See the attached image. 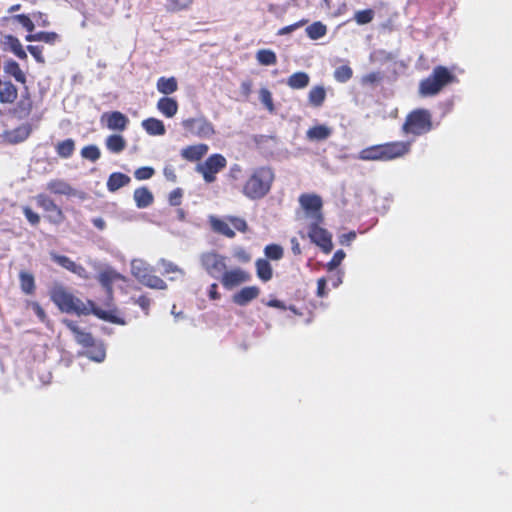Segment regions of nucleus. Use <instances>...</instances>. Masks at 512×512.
<instances>
[{
	"label": "nucleus",
	"mask_w": 512,
	"mask_h": 512,
	"mask_svg": "<svg viewBox=\"0 0 512 512\" xmlns=\"http://www.w3.org/2000/svg\"><path fill=\"white\" fill-rule=\"evenodd\" d=\"M51 300L65 313L76 315L93 314L101 320L117 325H125V319L120 315L114 305H108V309L98 307L93 301L84 303L81 299L66 291L63 287H57L51 292Z\"/></svg>",
	"instance_id": "1"
},
{
	"label": "nucleus",
	"mask_w": 512,
	"mask_h": 512,
	"mask_svg": "<svg viewBox=\"0 0 512 512\" xmlns=\"http://www.w3.org/2000/svg\"><path fill=\"white\" fill-rule=\"evenodd\" d=\"M275 179V171L271 166L254 167L243 182L241 193L249 200H261L270 193Z\"/></svg>",
	"instance_id": "2"
},
{
	"label": "nucleus",
	"mask_w": 512,
	"mask_h": 512,
	"mask_svg": "<svg viewBox=\"0 0 512 512\" xmlns=\"http://www.w3.org/2000/svg\"><path fill=\"white\" fill-rule=\"evenodd\" d=\"M457 81L456 76L445 66H436L432 73L419 83V93L422 96H434L445 86Z\"/></svg>",
	"instance_id": "3"
},
{
	"label": "nucleus",
	"mask_w": 512,
	"mask_h": 512,
	"mask_svg": "<svg viewBox=\"0 0 512 512\" xmlns=\"http://www.w3.org/2000/svg\"><path fill=\"white\" fill-rule=\"evenodd\" d=\"M432 128V114L424 108H418L408 113L402 125V131L405 134L414 136L424 135L430 132Z\"/></svg>",
	"instance_id": "4"
},
{
	"label": "nucleus",
	"mask_w": 512,
	"mask_h": 512,
	"mask_svg": "<svg viewBox=\"0 0 512 512\" xmlns=\"http://www.w3.org/2000/svg\"><path fill=\"white\" fill-rule=\"evenodd\" d=\"M131 274L142 285L158 290H165L167 288L166 282L159 276L154 274V269L141 259H134L131 262Z\"/></svg>",
	"instance_id": "5"
},
{
	"label": "nucleus",
	"mask_w": 512,
	"mask_h": 512,
	"mask_svg": "<svg viewBox=\"0 0 512 512\" xmlns=\"http://www.w3.org/2000/svg\"><path fill=\"white\" fill-rule=\"evenodd\" d=\"M200 263L202 268L213 278H221L225 272L226 257L215 252L208 251L200 255Z\"/></svg>",
	"instance_id": "6"
},
{
	"label": "nucleus",
	"mask_w": 512,
	"mask_h": 512,
	"mask_svg": "<svg viewBox=\"0 0 512 512\" xmlns=\"http://www.w3.org/2000/svg\"><path fill=\"white\" fill-rule=\"evenodd\" d=\"M227 165L226 158L219 153L210 155L203 164L197 167V170L202 174L203 179L207 183H212L216 180V174L223 170Z\"/></svg>",
	"instance_id": "7"
},
{
	"label": "nucleus",
	"mask_w": 512,
	"mask_h": 512,
	"mask_svg": "<svg viewBox=\"0 0 512 512\" xmlns=\"http://www.w3.org/2000/svg\"><path fill=\"white\" fill-rule=\"evenodd\" d=\"M184 130L199 138H211L215 134L213 124L205 117L187 118L181 122Z\"/></svg>",
	"instance_id": "8"
},
{
	"label": "nucleus",
	"mask_w": 512,
	"mask_h": 512,
	"mask_svg": "<svg viewBox=\"0 0 512 512\" xmlns=\"http://www.w3.org/2000/svg\"><path fill=\"white\" fill-rule=\"evenodd\" d=\"M37 206L42 208L47 214V220L52 224H60L64 221L65 215L61 207L55 201L44 193H40L35 197Z\"/></svg>",
	"instance_id": "9"
},
{
	"label": "nucleus",
	"mask_w": 512,
	"mask_h": 512,
	"mask_svg": "<svg viewBox=\"0 0 512 512\" xmlns=\"http://www.w3.org/2000/svg\"><path fill=\"white\" fill-rule=\"evenodd\" d=\"M309 238L313 243L319 246L324 253H330L333 249L332 236L318 224H312L308 232Z\"/></svg>",
	"instance_id": "10"
},
{
	"label": "nucleus",
	"mask_w": 512,
	"mask_h": 512,
	"mask_svg": "<svg viewBox=\"0 0 512 512\" xmlns=\"http://www.w3.org/2000/svg\"><path fill=\"white\" fill-rule=\"evenodd\" d=\"M47 190L54 195L66 196V197H79L84 198V193L78 191L71 186L67 181L63 179H52L47 183Z\"/></svg>",
	"instance_id": "11"
},
{
	"label": "nucleus",
	"mask_w": 512,
	"mask_h": 512,
	"mask_svg": "<svg viewBox=\"0 0 512 512\" xmlns=\"http://www.w3.org/2000/svg\"><path fill=\"white\" fill-rule=\"evenodd\" d=\"M250 279V273L241 268H235L229 271L225 270L220 278L222 285L226 289H232L242 283L250 281Z\"/></svg>",
	"instance_id": "12"
},
{
	"label": "nucleus",
	"mask_w": 512,
	"mask_h": 512,
	"mask_svg": "<svg viewBox=\"0 0 512 512\" xmlns=\"http://www.w3.org/2000/svg\"><path fill=\"white\" fill-rule=\"evenodd\" d=\"M384 161L394 160L410 152L411 143L408 141H394L382 144Z\"/></svg>",
	"instance_id": "13"
},
{
	"label": "nucleus",
	"mask_w": 512,
	"mask_h": 512,
	"mask_svg": "<svg viewBox=\"0 0 512 512\" xmlns=\"http://www.w3.org/2000/svg\"><path fill=\"white\" fill-rule=\"evenodd\" d=\"M50 257L56 264H58L59 266H61L64 269H66L67 271H69L83 279L88 278V272H87L86 268L84 266H82L81 264L75 263L69 257H67L65 255H60L56 252H51Z\"/></svg>",
	"instance_id": "14"
},
{
	"label": "nucleus",
	"mask_w": 512,
	"mask_h": 512,
	"mask_svg": "<svg viewBox=\"0 0 512 512\" xmlns=\"http://www.w3.org/2000/svg\"><path fill=\"white\" fill-rule=\"evenodd\" d=\"M102 121L106 122V126L109 130L124 131L128 124L129 119L120 111L106 112L101 117Z\"/></svg>",
	"instance_id": "15"
},
{
	"label": "nucleus",
	"mask_w": 512,
	"mask_h": 512,
	"mask_svg": "<svg viewBox=\"0 0 512 512\" xmlns=\"http://www.w3.org/2000/svg\"><path fill=\"white\" fill-rule=\"evenodd\" d=\"M98 281L101 286L106 290L107 298L109 301L113 300V283L121 280L122 276L112 268H106L99 272Z\"/></svg>",
	"instance_id": "16"
},
{
	"label": "nucleus",
	"mask_w": 512,
	"mask_h": 512,
	"mask_svg": "<svg viewBox=\"0 0 512 512\" xmlns=\"http://www.w3.org/2000/svg\"><path fill=\"white\" fill-rule=\"evenodd\" d=\"M33 109V101L31 98V94L28 90V87H24V91L21 94L19 101L16 103L13 108V114L18 119H25L29 117Z\"/></svg>",
	"instance_id": "17"
},
{
	"label": "nucleus",
	"mask_w": 512,
	"mask_h": 512,
	"mask_svg": "<svg viewBox=\"0 0 512 512\" xmlns=\"http://www.w3.org/2000/svg\"><path fill=\"white\" fill-rule=\"evenodd\" d=\"M63 323L73 333L78 344L86 348L94 346L95 339L91 333L81 330L72 320L65 319Z\"/></svg>",
	"instance_id": "18"
},
{
	"label": "nucleus",
	"mask_w": 512,
	"mask_h": 512,
	"mask_svg": "<svg viewBox=\"0 0 512 512\" xmlns=\"http://www.w3.org/2000/svg\"><path fill=\"white\" fill-rule=\"evenodd\" d=\"M1 44L3 50L13 53L20 60H27V53L16 36L11 34L4 35Z\"/></svg>",
	"instance_id": "19"
},
{
	"label": "nucleus",
	"mask_w": 512,
	"mask_h": 512,
	"mask_svg": "<svg viewBox=\"0 0 512 512\" xmlns=\"http://www.w3.org/2000/svg\"><path fill=\"white\" fill-rule=\"evenodd\" d=\"M18 98V88L9 79L0 78V103L13 104Z\"/></svg>",
	"instance_id": "20"
},
{
	"label": "nucleus",
	"mask_w": 512,
	"mask_h": 512,
	"mask_svg": "<svg viewBox=\"0 0 512 512\" xmlns=\"http://www.w3.org/2000/svg\"><path fill=\"white\" fill-rule=\"evenodd\" d=\"M209 147L207 144L199 143L184 147L180 155L183 159L189 162H196L201 160L208 152Z\"/></svg>",
	"instance_id": "21"
},
{
	"label": "nucleus",
	"mask_w": 512,
	"mask_h": 512,
	"mask_svg": "<svg viewBox=\"0 0 512 512\" xmlns=\"http://www.w3.org/2000/svg\"><path fill=\"white\" fill-rule=\"evenodd\" d=\"M301 207L308 213L317 215L321 218L322 200L318 195L315 194H302L299 197Z\"/></svg>",
	"instance_id": "22"
},
{
	"label": "nucleus",
	"mask_w": 512,
	"mask_h": 512,
	"mask_svg": "<svg viewBox=\"0 0 512 512\" xmlns=\"http://www.w3.org/2000/svg\"><path fill=\"white\" fill-rule=\"evenodd\" d=\"M4 74L8 77L14 78L16 82L20 83L24 87L27 86V77L25 72L21 69L18 62L9 59L4 62L3 66Z\"/></svg>",
	"instance_id": "23"
},
{
	"label": "nucleus",
	"mask_w": 512,
	"mask_h": 512,
	"mask_svg": "<svg viewBox=\"0 0 512 512\" xmlns=\"http://www.w3.org/2000/svg\"><path fill=\"white\" fill-rule=\"evenodd\" d=\"M260 294L257 286H247L233 295V302L239 306H245L250 301L256 299Z\"/></svg>",
	"instance_id": "24"
},
{
	"label": "nucleus",
	"mask_w": 512,
	"mask_h": 512,
	"mask_svg": "<svg viewBox=\"0 0 512 512\" xmlns=\"http://www.w3.org/2000/svg\"><path fill=\"white\" fill-rule=\"evenodd\" d=\"M131 182V178L122 172H113L107 179V190L109 192H116L122 187L127 186Z\"/></svg>",
	"instance_id": "25"
},
{
	"label": "nucleus",
	"mask_w": 512,
	"mask_h": 512,
	"mask_svg": "<svg viewBox=\"0 0 512 512\" xmlns=\"http://www.w3.org/2000/svg\"><path fill=\"white\" fill-rule=\"evenodd\" d=\"M142 127L151 136H162L166 133L163 121L154 117L143 120Z\"/></svg>",
	"instance_id": "26"
},
{
	"label": "nucleus",
	"mask_w": 512,
	"mask_h": 512,
	"mask_svg": "<svg viewBox=\"0 0 512 512\" xmlns=\"http://www.w3.org/2000/svg\"><path fill=\"white\" fill-rule=\"evenodd\" d=\"M31 131L29 124H23L6 132V137L10 143L16 144L25 141L30 136Z\"/></svg>",
	"instance_id": "27"
},
{
	"label": "nucleus",
	"mask_w": 512,
	"mask_h": 512,
	"mask_svg": "<svg viewBox=\"0 0 512 512\" xmlns=\"http://www.w3.org/2000/svg\"><path fill=\"white\" fill-rule=\"evenodd\" d=\"M384 152L382 144L373 145L362 149L358 158L364 161H384Z\"/></svg>",
	"instance_id": "28"
},
{
	"label": "nucleus",
	"mask_w": 512,
	"mask_h": 512,
	"mask_svg": "<svg viewBox=\"0 0 512 512\" xmlns=\"http://www.w3.org/2000/svg\"><path fill=\"white\" fill-rule=\"evenodd\" d=\"M210 226L215 233L226 236L227 238L235 237L234 230L230 227L228 220H223L215 216L209 219Z\"/></svg>",
	"instance_id": "29"
},
{
	"label": "nucleus",
	"mask_w": 512,
	"mask_h": 512,
	"mask_svg": "<svg viewBox=\"0 0 512 512\" xmlns=\"http://www.w3.org/2000/svg\"><path fill=\"white\" fill-rule=\"evenodd\" d=\"M157 109L167 118H172L178 111V103L174 98L162 97L157 102Z\"/></svg>",
	"instance_id": "30"
},
{
	"label": "nucleus",
	"mask_w": 512,
	"mask_h": 512,
	"mask_svg": "<svg viewBox=\"0 0 512 512\" xmlns=\"http://www.w3.org/2000/svg\"><path fill=\"white\" fill-rule=\"evenodd\" d=\"M133 198L138 208H146L154 201L153 194L147 187L135 189Z\"/></svg>",
	"instance_id": "31"
},
{
	"label": "nucleus",
	"mask_w": 512,
	"mask_h": 512,
	"mask_svg": "<svg viewBox=\"0 0 512 512\" xmlns=\"http://www.w3.org/2000/svg\"><path fill=\"white\" fill-rule=\"evenodd\" d=\"M105 146L111 153L119 154L124 151L127 146V142L122 135L112 134L106 138Z\"/></svg>",
	"instance_id": "32"
},
{
	"label": "nucleus",
	"mask_w": 512,
	"mask_h": 512,
	"mask_svg": "<svg viewBox=\"0 0 512 512\" xmlns=\"http://www.w3.org/2000/svg\"><path fill=\"white\" fill-rule=\"evenodd\" d=\"M76 149V143L72 138L59 141L55 145V151L60 158L69 159Z\"/></svg>",
	"instance_id": "33"
},
{
	"label": "nucleus",
	"mask_w": 512,
	"mask_h": 512,
	"mask_svg": "<svg viewBox=\"0 0 512 512\" xmlns=\"http://www.w3.org/2000/svg\"><path fill=\"white\" fill-rule=\"evenodd\" d=\"M256 274L257 277L263 281L267 282L273 277V269L270 262L267 259L259 258L255 262Z\"/></svg>",
	"instance_id": "34"
},
{
	"label": "nucleus",
	"mask_w": 512,
	"mask_h": 512,
	"mask_svg": "<svg viewBox=\"0 0 512 512\" xmlns=\"http://www.w3.org/2000/svg\"><path fill=\"white\" fill-rule=\"evenodd\" d=\"M157 90L164 94L170 95L178 90V82L175 77H160L156 83Z\"/></svg>",
	"instance_id": "35"
},
{
	"label": "nucleus",
	"mask_w": 512,
	"mask_h": 512,
	"mask_svg": "<svg viewBox=\"0 0 512 512\" xmlns=\"http://www.w3.org/2000/svg\"><path fill=\"white\" fill-rule=\"evenodd\" d=\"M59 38L60 37L56 32L40 31L33 34H27L25 40L28 42L41 41L50 45H54L57 41H59Z\"/></svg>",
	"instance_id": "36"
},
{
	"label": "nucleus",
	"mask_w": 512,
	"mask_h": 512,
	"mask_svg": "<svg viewBox=\"0 0 512 512\" xmlns=\"http://www.w3.org/2000/svg\"><path fill=\"white\" fill-rule=\"evenodd\" d=\"M309 81L310 78L306 72H296L289 76L287 84L292 89H303L308 86Z\"/></svg>",
	"instance_id": "37"
},
{
	"label": "nucleus",
	"mask_w": 512,
	"mask_h": 512,
	"mask_svg": "<svg viewBox=\"0 0 512 512\" xmlns=\"http://www.w3.org/2000/svg\"><path fill=\"white\" fill-rule=\"evenodd\" d=\"M326 99V90L323 86H314L308 94V100L313 107H320Z\"/></svg>",
	"instance_id": "38"
},
{
	"label": "nucleus",
	"mask_w": 512,
	"mask_h": 512,
	"mask_svg": "<svg viewBox=\"0 0 512 512\" xmlns=\"http://www.w3.org/2000/svg\"><path fill=\"white\" fill-rule=\"evenodd\" d=\"M20 287L21 290L27 294L31 295L35 292V279L31 273L21 271L19 274Z\"/></svg>",
	"instance_id": "39"
},
{
	"label": "nucleus",
	"mask_w": 512,
	"mask_h": 512,
	"mask_svg": "<svg viewBox=\"0 0 512 512\" xmlns=\"http://www.w3.org/2000/svg\"><path fill=\"white\" fill-rule=\"evenodd\" d=\"M331 133H332L331 129L328 128L327 126L316 125V126L311 127L307 131V137L310 140L321 141V140L327 139L331 135Z\"/></svg>",
	"instance_id": "40"
},
{
	"label": "nucleus",
	"mask_w": 512,
	"mask_h": 512,
	"mask_svg": "<svg viewBox=\"0 0 512 512\" xmlns=\"http://www.w3.org/2000/svg\"><path fill=\"white\" fill-rule=\"evenodd\" d=\"M307 36L312 40L324 37L327 33V27L322 22L317 21L306 28Z\"/></svg>",
	"instance_id": "41"
},
{
	"label": "nucleus",
	"mask_w": 512,
	"mask_h": 512,
	"mask_svg": "<svg viewBox=\"0 0 512 512\" xmlns=\"http://www.w3.org/2000/svg\"><path fill=\"white\" fill-rule=\"evenodd\" d=\"M256 59L261 65L270 66L277 63V56L270 49H261L256 53Z\"/></svg>",
	"instance_id": "42"
},
{
	"label": "nucleus",
	"mask_w": 512,
	"mask_h": 512,
	"mask_svg": "<svg viewBox=\"0 0 512 512\" xmlns=\"http://www.w3.org/2000/svg\"><path fill=\"white\" fill-rule=\"evenodd\" d=\"M194 0H167L165 8L168 12L176 13L188 9Z\"/></svg>",
	"instance_id": "43"
},
{
	"label": "nucleus",
	"mask_w": 512,
	"mask_h": 512,
	"mask_svg": "<svg viewBox=\"0 0 512 512\" xmlns=\"http://www.w3.org/2000/svg\"><path fill=\"white\" fill-rule=\"evenodd\" d=\"M82 158L87 159L91 162H96L101 157V151L96 145H87L81 149L80 152Z\"/></svg>",
	"instance_id": "44"
},
{
	"label": "nucleus",
	"mask_w": 512,
	"mask_h": 512,
	"mask_svg": "<svg viewBox=\"0 0 512 512\" xmlns=\"http://www.w3.org/2000/svg\"><path fill=\"white\" fill-rule=\"evenodd\" d=\"M353 76V70L349 65H342L335 69L334 78L340 83L349 81Z\"/></svg>",
	"instance_id": "45"
},
{
	"label": "nucleus",
	"mask_w": 512,
	"mask_h": 512,
	"mask_svg": "<svg viewBox=\"0 0 512 512\" xmlns=\"http://www.w3.org/2000/svg\"><path fill=\"white\" fill-rule=\"evenodd\" d=\"M259 99L270 113L275 111L272 93L267 88H261L259 90Z\"/></svg>",
	"instance_id": "46"
},
{
	"label": "nucleus",
	"mask_w": 512,
	"mask_h": 512,
	"mask_svg": "<svg viewBox=\"0 0 512 512\" xmlns=\"http://www.w3.org/2000/svg\"><path fill=\"white\" fill-rule=\"evenodd\" d=\"M374 11L372 9H365L357 11L354 14V19L359 25H365L370 23L374 18Z\"/></svg>",
	"instance_id": "47"
},
{
	"label": "nucleus",
	"mask_w": 512,
	"mask_h": 512,
	"mask_svg": "<svg viewBox=\"0 0 512 512\" xmlns=\"http://www.w3.org/2000/svg\"><path fill=\"white\" fill-rule=\"evenodd\" d=\"M13 20L19 23L29 34H33L32 32L35 29L34 20H32L28 15L26 14H18L13 16Z\"/></svg>",
	"instance_id": "48"
},
{
	"label": "nucleus",
	"mask_w": 512,
	"mask_h": 512,
	"mask_svg": "<svg viewBox=\"0 0 512 512\" xmlns=\"http://www.w3.org/2000/svg\"><path fill=\"white\" fill-rule=\"evenodd\" d=\"M264 253L271 260H280L283 257V248L278 244H269L265 247Z\"/></svg>",
	"instance_id": "49"
},
{
	"label": "nucleus",
	"mask_w": 512,
	"mask_h": 512,
	"mask_svg": "<svg viewBox=\"0 0 512 512\" xmlns=\"http://www.w3.org/2000/svg\"><path fill=\"white\" fill-rule=\"evenodd\" d=\"M131 300L134 304L138 305L143 310L145 315H149L150 306L152 303V300L150 297H148L146 294H143L137 298L132 297Z\"/></svg>",
	"instance_id": "50"
},
{
	"label": "nucleus",
	"mask_w": 512,
	"mask_h": 512,
	"mask_svg": "<svg viewBox=\"0 0 512 512\" xmlns=\"http://www.w3.org/2000/svg\"><path fill=\"white\" fill-rule=\"evenodd\" d=\"M227 220L239 232L245 233L248 230L247 222L243 218L229 216Z\"/></svg>",
	"instance_id": "51"
},
{
	"label": "nucleus",
	"mask_w": 512,
	"mask_h": 512,
	"mask_svg": "<svg viewBox=\"0 0 512 512\" xmlns=\"http://www.w3.org/2000/svg\"><path fill=\"white\" fill-rule=\"evenodd\" d=\"M155 173V170L149 166H143L135 170L134 177L137 180H147L150 179Z\"/></svg>",
	"instance_id": "52"
},
{
	"label": "nucleus",
	"mask_w": 512,
	"mask_h": 512,
	"mask_svg": "<svg viewBox=\"0 0 512 512\" xmlns=\"http://www.w3.org/2000/svg\"><path fill=\"white\" fill-rule=\"evenodd\" d=\"M346 254L343 250H337L332 259L327 263L326 267L329 271H332L334 269H336L340 264L341 262L343 261V259L345 258Z\"/></svg>",
	"instance_id": "53"
},
{
	"label": "nucleus",
	"mask_w": 512,
	"mask_h": 512,
	"mask_svg": "<svg viewBox=\"0 0 512 512\" xmlns=\"http://www.w3.org/2000/svg\"><path fill=\"white\" fill-rule=\"evenodd\" d=\"M382 78L383 76L380 72H370L361 78V83L363 85H374L379 83Z\"/></svg>",
	"instance_id": "54"
},
{
	"label": "nucleus",
	"mask_w": 512,
	"mask_h": 512,
	"mask_svg": "<svg viewBox=\"0 0 512 512\" xmlns=\"http://www.w3.org/2000/svg\"><path fill=\"white\" fill-rule=\"evenodd\" d=\"M27 50L34 57V59L40 63H45V58L43 56V46L40 45H29L27 46Z\"/></svg>",
	"instance_id": "55"
},
{
	"label": "nucleus",
	"mask_w": 512,
	"mask_h": 512,
	"mask_svg": "<svg viewBox=\"0 0 512 512\" xmlns=\"http://www.w3.org/2000/svg\"><path fill=\"white\" fill-rule=\"evenodd\" d=\"M23 214L25 215L27 221L33 225V226H37L39 223H40V216L38 213L34 212L29 206H24L23 209Z\"/></svg>",
	"instance_id": "56"
},
{
	"label": "nucleus",
	"mask_w": 512,
	"mask_h": 512,
	"mask_svg": "<svg viewBox=\"0 0 512 512\" xmlns=\"http://www.w3.org/2000/svg\"><path fill=\"white\" fill-rule=\"evenodd\" d=\"M308 22V20L306 19H303V20H300L294 24H291V25H288V26H285V27H282L281 29L278 30V35H287V34H290L292 33L293 31H295L296 29L302 27L303 25H305L306 23Z\"/></svg>",
	"instance_id": "57"
},
{
	"label": "nucleus",
	"mask_w": 512,
	"mask_h": 512,
	"mask_svg": "<svg viewBox=\"0 0 512 512\" xmlns=\"http://www.w3.org/2000/svg\"><path fill=\"white\" fill-rule=\"evenodd\" d=\"M159 265L162 267L164 274L175 273L180 271L176 264L166 259H160Z\"/></svg>",
	"instance_id": "58"
},
{
	"label": "nucleus",
	"mask_w": 512,
	"mask_h": 512,
	"mask_svg": "<svg viewBox=\"0 0 512 512\" xmlns=\"http://www.w3.org/2000/svg\"><path fill=\"white\" fill-rule=\"evenodd\" d=\"M183 192L182 189L176 188L169 194V203L172 206H179L182 201Z\"/></svg>",
	"instance_id": "59"
},
{
	"label": "nucleus",
	"mask_w": 512,
	"mask_h": 512,
	"mask_svg": "<svg viewBox=\"0 0 512 512\" xmlns=\"http://www.w3.org/2000/svg\"><path fill=\"white\" fill-rule=\"evenodd\" d=\"M30 306L33 309L34 313L39 318V320L45 323L47 321V315L44 309L41 307V305L38 302H31Z\"/></svg>",
	"instance_id": "60"
},
{
	"label": "nucleus",
	"mask_w": 512,
	"mask_h": 512,
	"mask_svg": "<svg viewBox=\"0 0 512 512\" xmlns=\"http://www.w3.org/2000/svg\"><path fill=\"white\" fill-rule=\"evenodd\" d=\"M326 286H327V280L324 277H321L317 280V290H316L317 297L323 298V297L327 296Z\"/></svg>",
	"instance_id": "61"
},
{
	"label": "nucleus",
	"mask_w": 512,
	"mask_h": 512,
	"mask_svg": "<svg viewBox=\"0 0 512 512\" xmlns=\"http://www.w3.org/2000/svg\"><path fill=\"white\" fill-rule=\"evenodd\" d=\"M253 83L251 80H245L240 85V92L245 99H248L252 93Z\"/></svg>",
	"instance_id": "62"
},
{
	"label": "nucleus",
	"mask_w": 512,
	"mask_h": 512,
	"mask_svg": "<svg viewBox=\"0 0 512 512\" xmlns=\"http://www.w3.org/2000/svg\"><path fill=\"white\" fill-rule=\"evenodd\" d=\"M33 19L36 22V24L41 27H47L50 24L47 16L41 12L33 14Z\"/></svg>",
	"instance_id": "63"
},
{
	"label": "nucleus",
	"mask_w": 512,
	"mask_h": 512,
	"mask_svg": "<svg viewBox=\"0 0 512 512\" xmlns=\"http://www.w3.org/2000/svg\"><path fill=\"white\" fill-rule=\"evenodd\" d=\"M208 296L211 300L220 299L221 295L218 292V285L216 283H212L208 290Z\"/></svg>",
	"instance_id": "64"
}]
</instances>
